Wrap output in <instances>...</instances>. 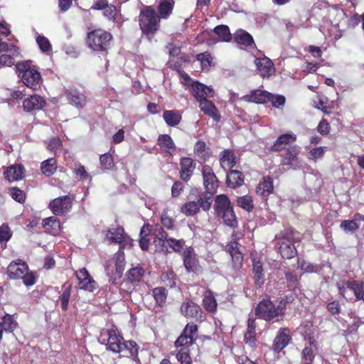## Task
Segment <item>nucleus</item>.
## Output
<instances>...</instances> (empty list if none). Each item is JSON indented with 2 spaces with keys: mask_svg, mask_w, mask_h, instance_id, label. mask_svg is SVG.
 I'll return each mask as SVG.
<instances>
[{
  "mask_svg": "<svg viewBox=\"0 0 364 364\" xmlns=\"http://www.w3.org/2000/svg\"><path fill=\"white\" fill-rule=\"evenodd\" d=\"M99 341L106 343L107 348L114 353H123L124 356H136L138 353V347L134 341H124L119 331L115 326L102 329L100 332Z\"/></svg>",
  "mask_w": 364,
  "mask_h": 364,
  "instance_id": "1",
  "label": "nucleus"
},
{
  "mask_svg": "<svg viewBox=\"0 0 364 364\" xmlns=\"http://www.w3.org/2000/svg\"><path fill=\"white\" fill-rule=\"evenodd\" d=\"M183 240L168 237L167 233L161 227L156 228L154 230V244L158 252H169L172 250L180 252L183 250Z\"/></svg>",
  "mask_w": 364,
  "mask_h": 364,
  "instance_id": "2",
  "label": "nucleus"
},
{
  "mask_svg": "<svg viewBox=\"0 0 364 364\" xmlns=\"http://www.w3.org/2000/svg\"><path fill=\"white\" fill-rule=\"evenodd\" d=\"M139 26L142 33L146 35L149 41H151L160 26L159 17L151 6H146L141 11Z\"/></svg>",
  "mask_w": 364,
  "mask_h": 364,
  "instance_id": "3",
  "label": "nucleus"
},
{
  "mask_svg": "<svg viewBox=\"0 0 364 364\" xmlns=\"http://www.w3.org/2000/svg\"><path fill=\"white\" fill-rule=\"evenodd\" d=\"M178 72L181 77V83L187 87L186 89H191V93L198 102L213 97L215 92L212 87L198 81H192L188 75L182 70Z\"/></svg>",
  "mask_w": 364,
  "mask_h": 364,
  "instance_id": "4",
  "label": "nucleus"
},
{
  "mask_svg": "<svg viewBox=\"0 0 364 364\" xmlns=\"http://www.w3.org/2000/svg\"><path fill=\"white\" fill-rule=\"evenodd\" d=\"M16 69L21 75L23 84L32 89L36 90L41 83V76L38 71L31 68L28 62H21L16 64Z\"/></svg>",
  "mask_w": 364,
  "mask_h": 364,
  "instance_id": "5",
  "label": "nucleus"
},
{
  "mask_svg": "<svg viewBox=\"0 0 364 364\" xmlns=\"http://www.w3.org/2000/svg\"><path fill=\"white\" fill-rule=\"evenodd\" d=\"M112 35L103 30H94L87 33V44L89 48L96 51L106 50L109 48Z\"/></svg>",
  "mask_w": 364,
  "mask_h": 364,
  "instance_id": "6",
  "label": "nucleus"
},
{
  "mask_svg": "<svg viewBox=\"0 0 364 364\" xmlns=\"http://www.w3.org/2000/svg\"><path fill=\"white\" fill-rule=\"evenodd\" d=\"M284 308L282 304L275 306L269 299H264L259 302L256 309L258 318L265 321H272L283 316Z\"/></svg>",
  "mask_w": 364,
  "mask_h": 364,
  "instance_id": "7",
  "label": "nucleus"
},
{
  "mask_svg": "<svg viewBox=\"0 0 364 364\" xmlns=\"http://www.w3.org/2000/svg\"><path fill=\"white\" fill-rule=\"evenodd\" d=\"M106 238L110 242L119 244L123 248L127 246H132V240L129 236L124 234V230L121 227L110 228L107 231Z\"/></svg>",
  "mask_w": 364,
  "mask_h": 364,
  "instance_id": "8",
  "label": "nucleus"
},
{
  "mask_svg": "<svg viewBox=\"0 0 364 364\" xmlns=\"http://www.w3.org/2000/svg\"><path fill=\"white\" fill-rule=\"evenodd\" d=\"M202 175L203 186L206 191L208 193L215 192L218 187V180L213 168L208 165L203 166Z\"/></svg>",
  "mask_w": 364,
  "mask_h": 364,
  "instance_id": "9",
  "label": "nucleus"
},
{
  "mask_svg": "<svg viewBox=\"0 0 364 364\" xmlns=\"http://www.w3.org/2000/svg\"><path fill=\"white\" fill-rule=\"evenodd\" d=\"M72 206V200L68 196H62L53 200L49 208L55 215H61L68 212Z\"/></svg>",
  "mask_w": 364,
  "mask_h": 364,
  "instance_id": "10",
  "label": "nucleus"
},
{
  "mask_svg": "<svg viewBox=\"0 0 364 364\" xmlns=\"http://www.w3.org/2000/svg\"><path fill=\"white\" fill-rule=\"evenodd\" d=\"M79 287L82 289L93 291L97 288L96 282L90 277L85 268H82L76 272Z\"/></svg>",
  "mask_w": 364,
  "mask_h": 364,
  "instance_id": "11",
  "label": "nucleus"
},
{
  "mask_svg": "<svg viewBox=\"0 0 364 364\" xmlns=\"http://www.w3.org/2000/svg\"><path fill=\"white\" fill-rule=\"evenodd\" d=\"M278 250L283 258L291 259L296 255V250L289 237L284 236L277 242Z\"/></svg>",
  "mask_w": 364,
  "mask_h": 364,
  "instance_id": "12",
  "label": "nucleus"
},
{
  "mask_svg": "<svg viewBox=\"0 0 364 364\" xmlns=\"http://www.w3.org/2000/svg\"><path fill=\"white\" fill-rule=\"evenodd\" d=\"M182 256L186 271L188 272H195L198 264V260L193 248L191 247L186 248L182 252Z\"/></svg>",
  "mask_w": 364,
  "mask_h": 364,
  "instance_id": "13",
  "label": "nucleus"
},
{
  "mask_svg": "<svg viewBox=\"0 0 364 364\" xmlns=\"http://www.w3.org/2000/svg\"><path fill=\"white\" fill-rule=\"evenodd\" d=\"M92 9L102 10L103 16L110 21H114L118 14L117 8L108 4L107 0L97 1L92 6Z\"/></svg>",
  "mask_w": 364,
  "mask_h": 364,
  "instance_id": "14",
  "label": "nucleus"
},
{
  "mask_svg": "<svg viewBox=\"0 0 364 364\" xmlns=\"http://www.w3.org/2000/svg\"><path fill=\"white\" fill-rule=\"evenodd\" d=\"M255 65L259 75L262 77H269L275 72V68L272 60L267 58H256Z\"/></svg>",
  "mask_w": 364,
  "mask_h": 364,
  "instance_id": "15",
  "label": "nucleus"
},
{
  "mask_svg": "<svg viewBox=\"0 0 364 364\" xmlns=\"http://www.w3.org/2000/svg\"><path fill=\"white\" fill-rule=\"evenodd\" d=\"M358 283L357 281H351L344 282L341 286L338 284L339 293L346 299H352L353 296L357 299L359 291Z\"/></svg>",
  "mask_w": 364,
  "mask_h": 364,
  "instance_id": "16",
  "label": "nucleus"
},
{
  "mask_svg": "<svg viewBox=\"0 0 364 364\" xmlns=\"http://www.w3.org/2000/svg\"><path fill=\"white\" fill-rule=\"evenodd\" d=\"M28 272V266L21 260L12 262L7 267V272L11 279H21Z\"/></svg>",
  "mask_w": 364,
  "mask_h": 364,
  "instance_id": "17",
  "label": "nucleus"
},
{
  "mask_svg": "<svg viewBox=\"0 0 364 364\" xmlns=\"http://www.w3.org/2000/svg\"><path fill=\"white\" fill-rule=\"evenodd\" d=\"M65 96L70 104L77 108H82L86 105V97L76 89L70 88L66 90Z\"/></svg>",
  "mask_w": 364,
  "mask_h": 364,
  "instance_id": "18",
  "label": "nucleus"
},
{
  "mask_svg": "<svg viewBox=\"0 0 364 364\" xmlns=\"http://www.w3.org/2000/svg\"><path fill=\"white\" fill-rule=\"evenodd\" d=\"M269 97V92L265 90H255L252 91L250 94L243 96L241 99L248 102L264 104L268 102Z\"/></svg>",
  "mask_w": 364,
  "mask_h": 364,
  "instance_id": "19",
  "label": "nucleus"
},
{
  "mask_svg": "<svg viewBox=\"0 0 364 364\" xmlns=\"http://www.w3.org/2000/svg\"><path fill=\"white\" fill-rule=\"evenodd\" d=\"M45 104L46 102L44 99L38 95H31L23 102L24 110L26 112L41 109L44 107Z\"/></svg>",
  "mask_w": 364,
  "mask_h": 364,
  "instance_id": "20",
  "label": "nucleus"
},
{
  "mask_svg": "<svg viewBox=\"0 0 364 364\" xmlns=\"http://www.w3.org/2000/svg\"><path fill=\"white\" fill-rule=\"evenodd\" d=\"M290 341L289 331L287 328H282L279 330L277 336L274 340L273 349L279 352L284 349Z\"/></svg>",
  "mask_w": 364,
  "mask_h": 364,
  "instance_id": "21",
  "label": "nucleus"
},
{
  "mask_svg": "<svg viewBox=\"0 0 364 364\" xmlns=\"http://www.w3.org/2000/svg\"><path fill=\"white\" fill-rule=\"evenodd\" d=\"M181 178L183 181H188L192 176L196 168L195 164L191 158L183 157L181 159Z\"/></svg>",
  "mask_w": 364,
  "mask_h": 364,
  "instance_id": "22",
  "label": "nucleus"
},
{
  "mask_svg": "<svg viewBox=\"0 0 364 364\" xmlns=\"http://www.w3.org/2000/svg\"><path fill=\"white\" fill-rule=\"evenodd\" d=\"M200 109L206 115L213 118L215 121L218 122L220 119V116L218 114V109L215 105L210 100L204 99L199 101Z\"/></svg>",
  "mask_w": 364,
  "mask_h": 364,
  "instance_id": "23",
  "label": "nucleus"
},
{
  "mask_svg": "<svg viewBox=\"0 0 364 364\" xmlns=\"http://www.w3.org/2000/svg\"><path fill=\"white\" fill-rule=\"evenodd\" d=\"M227 249L232 257L233 267L236 269L240 268L242 264L243 257L239 250L238 243L236 242H231L228 245Z\"/></svg>",
  "mask_w": 364,
  "mask_h": 364,
  "instance_id": "24",
  "label": "nucleus"
},
{
  "mask_svg": "<svg viewBox=\"0 0 364 364\" xmlns=\"http://www.w3.org/2000/svg\"><path fill=\"white\" fill-rule=\"evenodd\" d=\"M230 201L228 196L224 194L218 195L215 198L214 210L217 215L232 208Z\"/></svg>",
  "mask_w": 364,
  "mask_h": 364,
  "instance_id": "25",
  "label": "nucleus"
},
{
  "mask_svg": "<svg viewBox=\"0 0 364 364\" xmlns=\"http://www.w3.org/2000/svg\"><path fill=\"white\" fill-rule=\"evenodd\" d=\"M24 168L20 164L9 166L4 172L5 178L9 181H15L23 178Z\"/></svg>",
  "mask_w": 364,
  "mask_h": 364,
  "instance_id": "26",
  "label": "nucleus"
},
{
  "mask_svg": "<svg viewBox=\"0 0 364 364\" xmlns=\"http://www.w3.org/2000/svg\"><path fill=\"white\" fill-rule=\"evenodd\" d=\"M273 191V181L271 177H264L257 186L256 192L262 197H267Z\"/></svg>",
  "mask_w": 364,
  "mask_h": 364,
  "instance_id": "27",
  "label": "nucleus"
},
{
  "mask_svg": "<svg viewBox=\"0 0 364 364\" xmlns=\"http://www.w3.org/2000/svg\"><path fill=\"white\" fill-rule=\"evenodd\" d=\"M296 135L291 133L282 134L277 138L272 149L275 151L284 149L287 144L296 141Z\"/></svg>",
  "mask_w": 364,
  "mask_h": 364,
  "instance_id": "28",
  "label": "nucleus"
},
{
  "mask_svg": "<svg viewBox=\"0 0 364 364\" xmlns=\"http://www.w3.org/2000/svg\"><path fill=\"white\" fill-rule=\"evenodd\" d=\"M174 4L173 0H162L158 6L159 18L167 19L172 14Z\"/></svg>",
  "mask_w": 364,
  "mask_h": 364,
  "instance_id": "29",
  "label": "nucleus"
},
{
  "mask_svg": "<svg viewBox=\"0 0 364 364\" xmlns=\"http://www.w3.org/2000/svg\"><path fill=\"white\" fill-rule=\"evenodd\" d=\"M244 183V176L242 172L232 170L227 174L228 186L232 188L240 186Z\"/></svg>",
  "mask_w": 364,
  "mask_h": 364,
  "instance_id": "30",
  "label": "nucleus"
},
{
  "mask_svg": "<svg viewBox=\"0 0 364 364\" xmlns=\"http://www.w3.org/2000/svg\"><path fill=\"white\" fill-rule=\"evenodd\" d=\"M200 311V306L192 301L183 302L181 306V312L186 317H196Z\"/></svg>",
  "mask_w": 364,
  "mask_h": 364,
  "instance_id": "31",
  "label": "nucleus"
},
{
  "mask_svg": "<svg viewBox=\"0 0 364 364\" xmlns=\"http://www.w3.org/2000/svg\"><path fill=\"white\" fill-rule=\"evenodd\" d=\"M220 156V163L223 168H232L236 165V157L232 151L224 150Z\"/></svg>",
  "mask_w": 364,
  "mask_h": 364,
  "instance_id": "32",
  "label": "nucleus"
},
{
  "mask_svg": "<svg viewBox=\"0 0 364 364\" xmlns=\"http://www.w3.org/2000/svg\"><path fill=\"white\" fill-rule=\"evenodd\" d=\"M45 231L52 235H57L60 230V221L55 217H50L43 220Z\"/></svg>",
  "mask_w": 364,
  "mask_h": 364,
  "instance_id": "33",
  "label": "nucleus"
},
{
  "mask_svg": "<svg viewBox=\"0 0 364 364\" xmlns=\"http://www.w3.org/2000/svg\"><path fill=\"white\" fill-rule=\"evenodd\" d=\"M166 123L171 127L178 125L181 120V114L178 110H166L163 114Z\"/></svg>",
  "mask_w": 364,
  "mask_h": 364,
  "instance_id": "34",
  "label": "nucleus"
},
{
  "mask_svg": "<svg viewBox=\"0 0 364 364\" xmlns=\"http://www.w3.org/2000/svg\"><path fill=\"white\" fill-rule=\"evenodd\" d=\"M158 145L161 149L169 154H172L175 151L174 143L171 136L168 134L159 135L158 138Z\"/></svg>",
  "mask_w": 364,
  "mask_h": 364,
  "instance_id": "35",
  "label": "nucleus"
},
{
  "mask_svg": "<svg viewBox=\"0 0 364 364\" xmlns=\"http://www.w3.org/2000/svg\"><path fill=\"white\" fill-rule=\"evenodd\" d=\"M235 41L237 44L250 46L254 44V40L250 34L247 32L240 30L235 33Z\"/></svg>",
  "mask_w": 364,
  "mask_h": 364,
  "instance_id": "36",
  "label": "nucleus"
},
{
  "mask_svg": "<svg viewBox=\"0 0 364 364\" xmlns=\"http://www.w3.org/2000/svg\"><path fill=\"white\" fill-rule=\"evenodd\" d=\"M180 210L186 216H192L200 211V205L197 201H188L181 206Z\"/></svg>",
  "mask_w": 364,
  "mask_h": 364,
  "instance_id": "37",
  "label": "nucleus"
},
{
  "mask_svg": "<svg viewBox=\"0 0 364 364\" xmlns=\"http://www.w3.org/2000/svg\"><path fill=\"white\" fill-rule=\"evenodd\" d=\"M255 327V320L250 318L248 320L247 329L245 333L244 339L246 343L250 346L254 345L256 341Z\"/></svg>",
  "mask_w": 364,
  "mask_h": 364,
  "instance_id": "38",
  "label": "nucleus"
},
{
  "mask_svg": "<svg viewBox=\"0 0 364 364\" xmlns=\"http://www.w3.org/2000/svg\"><path fill=\"white\" fill-rule=\"evenodd\" d=\"M123 257L121 255V253L119 252L117 254V258H116V262H115V272L114 273L112 272V270H111V272H109L110 271V267L108 266L107 268H106V271L107 272V274L111 277L112 278H114V279H116L117 278H119L122 274V272H123Z\"/></svg>",
  "mask_w": 364,
  "mask_h": 364,
  "instance_id": "39",
  "label": "nucleus"
},
{
  "mask_svg": "<svg viewBox=\"0 0 364 364\" xmlns=\"http://www.w3.org/2000/svg\"><path fill=\"white\" fill-rule=\"evenodd\" d=\"M253 272H254V279L255 281V283L257 285H261L263 283V277H264V273H263V269H262V262L258 259L257 260L256 258H253Z\"/></svg>",
  "mask_w": 364,
  "mask_h": 364,
  "instance_id": "40",
  "label": "nucleus"
},
{
  "mask_svg": "<svg viewBox=\"0 0 364 364\" xmlns=\"http://www.w3.org/2000/svg\"><path fill=\"white\" fill-rule=\"evenodd\" d=\"M203 304L206 311L214 312L217 309V303L211 291H207L204 294Z\"/></svg>",
  "mask_w": 364,
  "mask_h": 364,
  "instance_id": "41",
  "label": "nucleus"
},
{
  "mask_svg": "<svg viewBox=\"0 0 364 364\" xmlns=\"http://www.w3.org/2000/svg\"><path fill=\"white\" fill-rule=\"evenodd\" d=\"M57 169L56 161L53 158L45 160L41 164L42 173L46 176H51Z\"/></svg>",
  "mask_w": 364,
  "mask_h": 364,
  "instance_id": "42",
  "label": "nucleus"
},
{
  "mask_svg": "<svg viewBox=\"0 0 364 364\" xmlns=\"http://www.w3.org/2000/svg\"><path fill=\"white\" fill-rule=\"evenodd\" d=\"M218 216L223 218V222L226 225L231 228L237 226V222L232 208L222 213L221 215Z\"/></svg>",
  "mask_w": 364,
  "mask_h": 364,
  "instance_id": "43",
  "label": "nucleus"
},
{
  "mask_svg": "<svg viewBox=\"0 0 364 364\" xmlns=\"http://www.w3.org/2000/svg\"><path fill=\"white\" fill-rule=\"evenodd\" d=\"M214 32L218 36L221 41L229 42L232 38V36L228 26H218L214 28Z\"/></svg>",
  "mask_w": 364,
  "mask_h": 364,
  "instance_id": "44",
  "label": "nucleus"
},
{
  "mask_svg": "<svg viewBox=\"0 0 364 364\" xmlns=\"http://www.w3.org/2000/svg\"><path fill=\"white\" fill-rule=\"evenodd\" d=\"M1 327L6 332H13L17 327V322L10 315H6L0 322Z\"/></svg>",
  "mask_w": 364,
  "mask_h": 364,
  "instance_id": "45",
  "label": "nucleus"
},
{
  "mask_svg": "<svg viewBox=\"0 0 364 364\" xmlns=\"http://www.w3.org/2000/svg\"><path fill=\"white\" fill-rule=\"evenodd\" d=\"M237 203L239 207L247 212H250L254 208L252 196L248 195L239 197L237 199Z\"/></svg>",
  "mask_w": 364,
  "mask_h": 364,
  "instance_id": "46",
  "label": "nucleus"
},
{
  "mask_svg": "<svg viewBox=\"0 0 364 364\" xmlns=\"http://www.w3.org/2000/svg\"><path fill=\"white\" fill-rule=\"evenodd\" d=\"M153 296L156 301V303L161 306L165 304L167 293L166 290L164 287H157L153 290Z\"/></svg>",
  "mask_w": 364,
  "mask_h": 364,
  "instance_id": "47",
  "label": "nucleus"
},
{
  "mask_svg": "<svg viewBox=\"0 0 364 364\" xmlns=\"http://www.w3.org/2000/svg\"><path fill=\"white\" fill-rule=\"evenodd\" d=\"M194 151L196 154L201 158L205 159L210 156V149L203 141H198L195 145Z\"/></svg>",
  "mask_w": 364,
  "mask_h": 364,
  "instance_id": "48",
  "label": "nucleus"
},
{
  "mask_svg": "<svg viewBox=\"0 0 364 364\" xmlns=\"http://www.w3.org/2000/svg\"><path fill=\"white\" fill-rule=\"evenodd\" d=\"M144 270L140 266L131 268L128 272V279L132 282H139L144 276Z\"/></svg>",
  "mask_w": 364,
  "mask_h": 364,
  "instance_id": "49",
  "label": "nucleus"
},
{
  "mask_svg": "<svg viewBox=\"0 0 364 364\" xmlns=\"http://www.w3.org/2000/svg\"><path fill=\"white\" fill-rule=\"evenodd\" d=\"M100 165L104 170H110L114 166V160L111 154L105 153L100 157Z\"/></svg>",
  "mask_w": 364,
  "mask_h": 364,
  "instance_id": "50",
  "label": "nucleus"
},
{
  "mask_svg": "<svg viewBox=\"0 0 364 364\" xmlns=\"http://www.w3.org/2000/svg\"><path fill=\"white\" fill-rule=\"evenodd\" d=\"M300 149L301 148L298 146H292L289 147L287 150L286 156H287L296 166L299 164L298 155L300 153Z\"/></svg>",
  "mask_w": 364,
  "mask_h": 364,
  "instance_id": "51",
  "label": "nucleus"
},
{
  "mask_svg": "<svg viewBox=\"0 0 364 364\" xmlns=\"http://www.w3.org/2000/svg\"><path fill=\"white\" fill-rule=\"evenodd\" d=\"M149 232L148 226H143L141 230L139 245L142 250H147L149 247V239L146 237Z\"/></svg>",
  "mask_w": 364,
  "mask_h": 364,
  "instance_id": "52",
  "label": "nucleus"
},
{
  "mask_svg": "<svg viewBox=\"0 0 364 364\" xmlns=\"http://www.w3.org/2000/svg\"><path fill=\"white\" fill-rule=\"evenodd\" d=\"M194 338L188 337L185 335V333H182V334L178 337V338L175 342V346L176 348L183 347L186 348L193 344Z\"/></svg>",
  "mask_w": 364,
  "mask_h": 364,
  "instance_id": "53",
  "label": "nucleus"
},
{
  "mask_svg": "<svg viewBox=\"0 0 364 364\" xmlns=\"http://www.w3.org/2000/svg\"><path fill=\"white\" fill-rule=\"evenodd\" d=\"M71 293V285H68L63 290L60 296V305L63 310H67Z\"/></svg>",
  "mask_w": 364,
  "mask_h": 364,
  "instance_id": "54",
  "label": "nucleus"
},
{
  "mask_svg": "<svg viewBox=\"0 0 364 364\" xmlns=\"http://www.w3.org/2000/svg\"><path fill=\"white\" fill-rule=\"evenodd\" d=\"M212 58L208 53H200L197 55V60L200 63L202 69H207L211 63Z\"/></svg>",
  "mask_w": 364,
  "mask_h": 364,
  "instance_id": "55",
  "label": "nucleus"
},
{
  "mask_svg": "<svg viewBox=\"0 0 364 364\" xmlns=\"http://www.w3.org/2000/svg\"><path fill=\"white\" fill-rule=\"evenodd\" d=\"M340 227L345 232H353L359 228V225L354 220H343L341 223Z\"/></svg>",
  "mask_w": 364,
  "mask_h": 364,
  "instance_id": "56",
  "label": "nucleus"
},
{
  "mask_svg": "<svg viewBox=\"0 0 364 364\" xmlns=\"http://www.w3.org/2000/svg\"><path fill=\"white\" fill-rule=\"evenodd\" d=\"M36 42L39 46L40 49L41 50V51L47 52L50 50L51 45H50L48 39L46 38V37L38 35L36 37Z\"/></svg>",
  "mask_w": 364,
  "mask_h": 364,
  "instance_id": "57",
  "label": "nucleus"
},
{
  "mask_svg": "<svg viewBox=\"0 0 364 364\" xmlns=\"http://www.w3.org/2000/svg\"><path fill=\"white\" fill-rule=\"evenodd\" d=\"M268 102H271L274 107L280 108L283 107L285 103V97L282 95H273L269 93Z\"/></svg>",
  "mask_w": 364,
  "mask_h": 364,
  "instance_id": "58",
  "label": "nucleus"
},
{
  "mask_svg": "<svg viewBox=\"0 0 364 364\" xmlns=\"http://www.w3.org/2000/svg\"><path fill=\"white\" fill-rule=\"evenodd\" d=\"M1 51L10 52L14 56H18L19 55L18 48L17 47L12 44H9L0 41V52Z\"/></svg>",
  "mask_w": 364,
  "mask_h": 364,
  "instance_id": "59",
  "label": "nucleus"
},
{
  "mask_svg": "<svg viewBox=\"0 0 364 364\" xmlns=\"http://www.w3.org/2000/svg\"><path fill=\"white\" fill-rule=\"evenodd\" d=\"M176 359L181 362V364H191V358L185 348L179 350L176 355Z\"/></svg>",
  "mask_w": 364,
  "mask_h": 364,
  "instance_id": "60",
  "label": "nucleus"
},
{
  "mask_svg": "<svg viewBox=\"0 0 364 364\" xmlns=\"http://www.w3.org/2000/svg\"><path fill=\"white\" fill-rule=\"evenodd\" d=\"M10 195L12 197V198L19 203H22L25 200V194L24 193L17 188H12L10 189Z\"/></svg>",
  "mask_w": 364,
  "mask_h": 364,
  "instance_id": "61",
  "label": "nucleus"
},
{
  "mask_svg": "<svg viewBox=\"0 0 364 364\" xmlns=\"http://www.w3.org/2000/svg\"><path fill=\"white\" fill-rule=\"evenodd\" d=\"M324 150L323 147L319 146L313 149L309 153L308 158L311 160H317L318 159H321L323 156Z\"/></svg>",
  "mask_w": 364,
  "mask_h": 364,
  "instance_id": "62",
  "label": "nucleus"
},
{
  "mask_svg": "<svg viewBox=\"0 0 364 364\" xmlns=\"http://www.w3.org/2000/svg\"><path fill=\"white\" fill-rule=\"evenodd\" d=\"M11 237L10 228L6 225L0 227V242H7Z\"/></svg>",
  "mask_w": 364,
  "mask_h": 364,
  "instance_id": "63",
  "label": "nucleus"
},
{
  "mask_svg": "<svg viewBox=\"0 0 364 364\" xmlns=\"http://www.w3.org/2000/svg\"><path fill=\"white\" fill-rule=\"evenodd\" d=\"M198 327L194 323H188L185 327L183 333L188 337L193 338L195 339V337L197 335Z\"/></svg>",
  "mask_w": 364,
  "mask_h": 364,
  "instance_id": "64",
  "label": "nucleus"
}]
</instances>
